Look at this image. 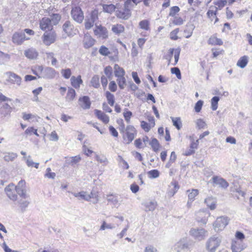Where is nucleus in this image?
I'll return each instance as SVG.
<instances>
[{"mask_svg": "<svg viewBox=\"0 0 252 252\" xmlns=\"http://www.w3.org/2000/svg\"><path fill=\"white\" fill-rule=\"evenodd\" d=\"M221 239L214 235L211 237L206 242V248L209 252H215L220 245Z\"/></svg>", "mask_w": 252, "mask_h": 252, "instance_id": "obj_1", "label": "nucleus"}, {"mask_svg": "<svg viewBox=\"0 0 252 252\" xmlns=\"http://www.w3.org/2000/svg\"><path fill=\"white\" fill-rule=\"evenodd\" d=\"M37 69L40 72V76H39V78L53 79L56 74V70L51 67H47L43 68L42 66H38Z\"/></svg>", "mask_w": 252, "mask_h": 252, "instance_id": "obj_2", "label": "nucleus"}, {"mask_svg": "<svg viewBox=\"0 0 252 252\" xmlns=\"http://www.w3.org/2000/svg\"><path fill=\"white\" fill-rule=\"evenodd\" d=\"M136 134V131L134 126L129 125L126 129V132L123 135V138L126 144H129L134 139Z\"/></svg>", "mask_w": 252, "mask_h": 252, "instance_id": "obj_3", "label": "nucleus"}, {"mask_svg": "<svg viewBox=\"0 0 252 252\" xmlns=\"http://www.w3.org/2000/svg\"><path fill=\"white\" fill-rule=\"evenodd\" d=\"M189 233L195 239L198 241L204 239L208 235L207 231L203 228H191Z\"/></svg>", "mask_w": 252, "mask_h": 252, "instance_id": "obj_4", "label": "nucleus"}, {"mask_svg": "<svg viewBox=\"0 0 252 252\" xmlns=\"http://www.w3.org/2000/svg\"><path fill=\"white\" fill-rule=\"evenodd\" d=\"M115 15L119 19L126 20L130 17L131 12L130 8L123 7L117 8L115 11Z\"/></svg>", "mask_w": 252, "mask_h": 252, "instance_id": "obj_5", "label": "nucleus"}, {"mask_svg": "<svg viewBox=\"0 0 252 252\" xmlns=\"http://www.w3.org/2000/svg\"><path fill=\"white\" fill-rule=\"evenodd\" d=\"M71 15L73 19L78 23H81L84 18L83 12L79 7L72 8Z\"/></svg>", "mask_w": 252, "mask_h": 252, "instance_id": "obj_6", "label": "nucleus"}, {"mask_svg": "<svg viewBox=\"0 0 252 252\" xmlns=\"http://www.w3.org/2000/svg\"><path fill=\"white\" fill-rule=\"evenodd\" d=\"M95 29L94 30V34L98 37L105 39L108 37V31L106 28L95 24Z\"/></svg>", "mask_w": 252, "mask_h": 252, "instance_id": "obj_7", "label": "nucleus"}, {"mask_svg": "<svg viewBox=\"0 0 252 252\" xmlns=\"http://www.w3.org/2000/svg\"><path fill=\"white\" fill-rule=\"evenodd\" d=\"M29 37H27L24 32H17L13 34L12 36V41L17 45L22 44L25 40H29Z\"/></svg>", "mask_w": 252, "mask_h": 252, "instance_id": "obj_8", "label": "nucleus"}, {"mask_svg": "<svg viewBox=\"0 0 252 252\" xmlns=\"http://www.w3.org/2000/svg\"><path fill=\"white\" fill-rule=\"evenodd\" d=\"M63 29L68 36H73L76 34L77 30L69 21H66L63 25Z\"/></svg>", "mask_w": 252, "mask_h": 252, "instance_id": "obj_9", "label": "nucleus"}, {"mask_svg": "<svg viewBox=\"0 0 252 252\" xmlns=\"http://www.w3.org/2000/svg\"><path fill=\"white\" fill-rule=\"evenodd\" d=\"M26 182L24 180H21L19 182L18 185L15 187V190L17 193L22 197L23 198L28 197L26 194V190L25 189Z\"/></svg>", "mask_w": 252, "mask_h": 252, "instance_id": "obj_10", "label": "nucleus"}, {"mask_svg": "<svg viewBox=\"0 0 252 252\" xmlns=\"http://www.w3.org/2000/svg\"><path fill=\"white\" fill-rule=\"evenodd\" d=\"M53 24L52 21L49 18L44 17L40 22V28L43 31H51L52 29Z\"/></svg>", "mask_w": 252, "mask_h": 252, "instance_id": "obj_11", "label": "nucleus"}, {"mask_svg": "<svg viewBox=\"0 0 252 252\" xmlns=\"http://www.w3.org/2000/svg\"><path fill=\"white\" fill-rule=\"evenodd\" d=\"M15 187L14 184H10L5 188V191L7 196L13 201L17 199V195L15 193Z\"/></svg>", "mask_w": 252, "mask_h": 252, "instance_id": "obj_12", "label": "nucleus"}, {"mask_svg": "<svg viewBox=\"0 0 252 252\" xmlns=\"http://www.w3.org/2000/svg\"><path fill=\"white\" fill-rule=\"evenodd\" d=\"M56 39V34L54 32L45 33L43 35V42L47 46L54 43Z\"/></svg>", "mask_w": 252, "mask_h": 252, "instance_id": "obj_13", "label": "nucleus"}, {"mask_svg": "<svg viewBox=\"0 0 252 252\" xmlns=\"http://www.w3.org/2000/svg\"><path fill=\"white\" fill-rule=\"evenodd\" d=\"M123 197L120 195H108L107 200L109 202L112 203L115 206H119L123 202Z\"/></svg>", "mask_w": 252, "mask_h": 252, "instance_id": "obj_14", "label": "nucleus"}, {"mask_svg": "<svg viewBox=\"0 0 252 252\" xmlns=\"http://www.w3.org/2000/svg\"><path fill=\"white\" fill-rule=\"evenodd\" d=\"M174 249L177 252L186 251L189 249V245L185 240H182L176 244Z\"/></svg>", "mask_w": 252, "mask_h": 252, "instance_id": "obj_15", "label": "nucleus"}, {"mask_svg": "<svg viewBox=\"0 0 252 252\" xmlns=\"http://www.w3.org/2000/svg\"><path fill=\"white\" fill-rule=\"evenodd\" d=\"M78 102L80 106L84 109H89L91 107L90 98L87 96L80 97Z\"/></svg>", "mask_w": 252, "mask_h": 252, "instance_id": "obj_16", "label": "nucleus"}, {"mask_svg": "<svg viewBox=\"0 0 252 252\" xmlns=\"http://www.w3.org/2000/svg\"><path fill=\"white\" fill-rule=\"evenodd\" d=\"M95 42V40L90 35L85 34L83 39V44L84 48L87 49L92 47Z\"/></svg>", "mask_w": 252, "mask_h": 252, "instance_id": "obj_17", "label": "nucleus"}, {"mask_svg": "<svg viewBox=\"0 0 252 252\" xmlns=\"http://www.w3.org/2000/svg\"><path fill=\"white\" fill-rule=\"evenodd\" d=\"M212 180L215 184L218 185L222 188L226 189L228 187V183L222 178L214 176L213 177Z\"/></svg>", "mask_w": 252, "mask_h": 252, "instance_id": "obj_18", "label": "nucleus"}, {"mask_svg": "<svg viewBox=\"0 0 252 252\" xmlns=\"http://www.w3.org/2000/svg\"><path fill=\"white\" fill-rule=\"evenodd\" d=\"M231 249L232 252H241L244 248V245L242 244V242L237 241H233L231 244Z\"/></svg>", "mask_w": 252, "mask_h": 252, "instance_id": "obj_19", "label": "nucleus"}, {"mask_svg": "<svg viewBox=\"0 0 252 252\" xmlns=\"http://www.w3.org/2000/svg\"><path fill=\"white\" fill-rule=\"evenodd\" d=\"M9 81L12 84H16L18 86L21 85V78L13 72L9 73Z\"/></svg>", "mask_w": 252, "mask_h": 252, "instance_id": "obj_20", "label": "nucleus"}, {"mask_svg": "<svg viewBox=\"0 0 252 252\" xmlns=\"http://www.w3.org/2000/svg\"><path fill=\"white\" fill-rule=\"evenodd\" d=\"M94 114L97 118L104 124H107L109 122V117L101 111L96 109L94 111Z\"/></svg>", "mask_w": 252, "mask_h": 252, "instance_id": "obj_21", "label": "nucleus"}, {"mask_svg": "<svg viewBox=\"0 0 252 252\" xmlns=\"http://www.w3.org/2000/svg\"><path fill=\"white\" fill-rule=\"evenodd\" d=\"M25 55L28 59H34L37 57L38 53L35 49L32 48L25 51Z\"/></svg>", "mask_w": 252, "mask_h": 252, "instance_id": "obj_22", "label": "nucleus"}, {"mask_svg": "<svg viewBox=\"0 0 252 252\" xmlns=\"http://www.w3.org/2000/svg\"><path fill=\"white\" fill-rule=\"evenodd\" d=\"M3 155V158L6 162L14 161L18 156L16 153L13 152H4Z\"/></svg>", "mask_w": 252, "mask_h": 252, "instance_id": "obj_23", "label": "nucleus"}, {"mask_svg": "<svg viewBox=\"0 0 252 252\" xmlns=\"http://www.w3.org/2000/svg\"><path fill=\"white\" fill-rule=\"evenodd\" d=\"M187 192H189L188 198L189 200L188 202V205L190 206V204L194 200L195 197L198 194V190L196 189H192L191 190H188Z\"/></svg>", "mask_w": 252, "mask_h": 252, "instance_id": "obj_24", "label": "nucleus"}, {"mask_svg": "<svg viewBox=\"0 0 252 252\" xmlns=\"http://www.w3.org/2000/svg\"><path fill=\"white\" fill-rule=\"evenodd\" d=\"M73 194L75 197L78 198L79 200L89 201L91 198V195L85 191H81L78 193H73Z\"/></svg>", "mask_w": 252, "mask_h": 252, "instance_id": "obj_25", "label": "nucleus"}, {"mask_svg": "<svg viewBox=\"0 0 252 252\" xmlns=\"http://www.w3.org/2000/svg\"><path fill=\"white\" fill-rule=\"evenodd\" d=\"M227 224L226 221H215L213 225L215 231L219 232L222 230Z\"/></svg>", "mask_w": 252, "mask_h": 252, "instance_id": "obj_26", "label": "nucleus"}, {"mask_svg": "<svg viewBox=\"0 0 252 252\" xmlns=\"http://www.w3.org/2000/svg\"><path fill=\"white\" fill-rule=\"evenodd\" d=\"M70 81L72 86L76 89L79 88L80 84L83 83L81 76H78L76 78L75 76H72Z\"/></svg>", "mask_w": 252, "mask_h": 252, "instance_id": "obj_27", "label": "nucleus"}, {"mask_svg": "<svg viewBox=\"0 0 252 252\" xmlns=\"http://www.w3.org/2000/svg\"><path fill=\"white\" fill-rule=\"evenodd\" d=\"M205 203L211 210H214L216 207V199L212 197H209L206 198L205 200Z\"/></svg>", "mask_w": 252, "mask_h": 252, "instance_id": "obj_28", "label": "nucleus"}, {"mask_svg": "<svg viewBox=\"0 0 252 252\" xmlns=\"http://www.w3.org/2000/svg\"><path fill=\"white\" fill-rule=\"evenodd\" d=\"M146 211H153L157 207L156 201H148L143 204Z\"/></svg>", "mask_w": 252, "mask_h": 252, "instance_id": "obj_29", "label": "nucleus"}, {"mask_svg": "<svg viewBox=\"0 0 252 252\" xmlns=\"http://www.w3.org/2000/svg\"><path fill=\"white\" fill-rule=\"evenodd\" d=\"M114 69L115 76L120 77V76L125 75V71L124 69L121 67L118 64H115L114 67Z\"/></svg>", "mask_w": 252, "mask_h": 252, "instance_id": "obj_30", "label": "nucleus"}, {"mask_svg": "<svg viewBox=\"0 0 252 252\" xmlns=\"http://www.w3.org/2000/svg\"><path fill=\"white\" fill-rule=\"evenodd\" d=\"M248 57L244 56L240 58L237 63V65L241 68H244L248 63Z\"/></svg>", "mask_w": 252, "mask_h": 252, "instance_id": "obj_31", "label": "nucleus"}, {"mask_svg": "<svg viewBox=\"0 0 252 252\" xmlns=\"http://www.w3.org/2000/svg\"><path fill=\"white\" fill-rule=\"evenodd\" d=\"M75 95L76 93L75 90L72 88H69L65 97L66 101L68 102L72 101L74 99Z\"/></svg>", "mask_w": 252, "mask_h": 252, "instance_id": "obj_32", "label": "nucleus"}, {"mask_svg": "<svg viewBox=\"0 0 252 252\" xmlns=\"http://www.w3.org/2000/svg\"><path fill=\"white\" fill-rule=\"evenodd\" d=\"M125 28L121 24H117L113 25L112 28V31L115 34H119L124 32Z\"/></svg>", "mask_w": 252, "mask_h": 252, "instance_id": "obj_33", "label": "nucleus"}, {"mask_svg": "<svg viewBox=\"0 0 252 252\" xmlns=\"http://www.w3.org/2000/svg\"><path fill=\"white\" fill-rule=\"evenodd\" d=\"M171 119L173 122V125L178 130H180L182 126L181 118L180 117H171Z\"/></svg>", "mask_w": 252, "mask_h": 252, "instance_id": "obj_34", "label": "nucleus"}, {"mask_svg": "<svg viewBox=\"0 0 252 252\" xmlns=\"http://www.w3.org/2000/svg\"><path fill=\"white\" fill-rule=\"evenodd\" d=\"M208 44L211 45H221L222 44L223 42L222 40L218 38L215 36H211L209 39L208 40Z\"/></svg>", "mask_w": 252, "mask_h": 252, "instance_id": "obj_35", "label": "nucleus"}, {"mask_svg": "<svg viewBox=\"0 0 252 252\" xmlns=\"http://www.w3.org/2000/svg\"><path fill=\"white\" fill-rule=\"evenodd\" d=\"M117 7L113 4L103 5V10L109 13H111L116 11L115 10L117 9Z\"/></svg>", "mask_w": 252, "mask_h": 252, "instance_id": "obj_36", "label": "nucleus"}, {"mask_svg": "<svg viewBox=\"0 0 252 252\" xmlns=\"http://www.w3.org/2000/svg\"><path fill=\"white\" fill-rule=\"evenodd\" d=\"M150 145L151 146L154 152H157L158 151L160 145L158 140L156 138H153L150 142Z\"/></svg>", "mask_w": 252, "mask_h": 252, "instance_id": "obj_37", "label": "nucleus"}, {"mask_svg": "<svg viewBox=\"0 0 252 252\" xmlns=\"http://www.w3.org/2000/svg\"><path fill=\"white\" fill-rule=\"evenodd\" d=\"M140 28L145 31L150 30V22L147 20H143L140 21L139 23Z\"/></svg>", "mask_w": 252, "mask_h": 252, "instance_id": "obj_38", "label": "nucleus"}, {"mask_svg": "<svg viewBox=\"0 0 252 252\" xmlns=\"http://www.w3.org/2000/svg\"><path fill=\"white\" fill-rule=\"evenodd\" d=\"M90 19H91L92 21H94L95 24L98 19V11L96 9H94L92 11L90 14V16L88 17Z\"/></svg>", "mask_w": 252, "mask_h": 252, "instance_id": "obj_39", "label": "nucleus"}, {"mask_svg": "<svg viewBox=\"0 0 252 252\" xmlns=\"http://www.w3.org/2000/svg\"><path fill=\"white\" fill-rule=\"evenodd\" d=\"M106 97L107 98V100L108 101V103L111 106H113L115 102L114 95L110 93L109 92L107 91L106 92Z\"/></svg>", "mask_w": 252, "mask_h": 252, "instance_id": "obj_40", "label": "nucleus"}, {"mask_svg": "<svg viewBox=\"0 0 252 252\" xmlns=\"http://www.w3.org/2000/svg\"><path fill=\"white\" fill-rule=\"evenodd\" d=\"M91 83L94 87L95 88H98L100 86L99 76L98 75L93 76L91 80Z\"/></svg>", "mask_w": 252, "mask_h": 252, "instance_id": "obj_41", "label": "nucleus"}, {"mask_svg": "<svg viewBox=\"0 0 252 252\" xmlns=\"http://www.w3.org/2000/svg\"><path fill=\"white\" fill-rule=\"evenodd\" d=\"M220 100L219 96H214L211 99V108L213 110H216L218 108V103Z\"/></svg>", "mask_w": 252, "mask_h": 252, "instance_id": "obj_42", "label": "nucleus"}, {"mask_svg": "<svg viewBox=\"0 0 252 252\" xmlns=\"http://www.w3.org/2000/svg\"><path fill=\"white\" fill-rule=\"evenodd\" d=\"M117 82L120 89H124L126 85V80L124 76L118 77Z\"/></svg>", "mask_w": 252, "mask_h": 252, "instance_id": "obj_43", "label": "nucleus"}, {"mask_svg": "<svg viewBox=\"0 0 252 252\" xmlns=\"http://www.w3.org/2000/svg\"><path fill=\"white\" fill-rule=\"evenodd\" d=\"M47 58L51 60V64L53 66L56 65L57 63V60L54 57V53L53 52L47 53Z\"/></svg>", "mask_w": 252, "mask_h": 252, "instance_id": "obj_44", "label": "nucleus"}, {"mask_svg": "<svg viewBox=\"0 0 252 252\" xmlns=\"http://www.w3.org/2000/svg\"><path fill=\"white\" fill-rule=\"evenodd\" d=\"M180 8L177 6H172L170 9L169 16L171 17H175V15L179 12Z\"/></svg>", "mask_w": 252, "mask_h": 252, "instance_id": "obj_45", "label": "nucleus"}, {"mask_svg": "<svg viewBox=\"0 0 252 252\" xmlns=\"http://www.w3.org/2000/svg\"><path fill=\"white\" fill-rule=\"evenodd\" d=\"M193 29V25H191L189 27L188 26V28L184 30V33L186 34V38H189L191 36Z\"/></svg>", "mask_w": 252, "mask_h": 252, "instance_id": "obj_46", "label": "nucleus"}, {"mask_svg": "<svg viewBox=\"0 0 252 252\" xmlns=\"http://www.w3.org/2000/svg\"><path fill=\"white\" fill-rule=\"evenodd\" d=\"M148 174L150 178H156L159 175V173L158 170H152L148 172Z\"/></svg>", "mask_w": 252, "mask_h": 252, "instance_id": "obj_47", "label": "nucleus"}, {"mask_svg": "<svg viewBox=\"0 0 252 252\" xmlns=\"http://www.w3.org/2000/svg\"><path fill=\"white\" fill-rule=\"evenodd\" d=\"M171 72L172 74H175L177 78L179 79H181V73L179 68L173 67L171 68Z\"/></svg>", "mask_w": 252, "mask_h": 252, "instance_id": "obj_48", "label": "nucleus"}, {"mask_svg": "<svg viewBox=\"0 0 252 252\" xmlns=\"http://www.w3.org/2000/svg\"><path fill=\"white\" fill-rule=\"evenodd\" d=\"M99 53L103 56H107L110 54L109 49L104 46H101L99 50Z\"/></svg>", "mask_w": 252, "mask_h": 252, "instance_id": "obj_49", "label": "nucleus"}, {"mask_svg": "<svg viewBox=\"0 0 252 252\" xmlns=\"http://www.w3.org/2000/svg\"><path fill=\"white\" fill-rule=\"evenodd\" d=\"M61 73L63 75V76L65 78V79H68L70 78L71 72V70L69 68H67L65 69H63L61 71Z\"/></svg>", "mask_w": 252, "mask_h": 252, "instance_id": "obj_50", "label": "nucleus"}, {"mask_svg": "<svg viewBox=\"0 0 252 252\" xmlns=\"http://www.w3.org/2000/svg\"><path fill=\"white\" fill-rule=\"evenodd\" d=\"M94 23H95L94 21H92L91 19L87 18L85 23V28L87 30L90 29L92 27H93Z\"/></svg>", "mask_w": 252, "mask_h": 252, "instance_id": "obj_51", "label": "nucleus"}, {"mask_svg": "<svg viewBox=\"0 0 252 252\" xmlns=\"http://www.w3.org/2000/svg\"><path fill=\"white\" fill-rule=\"evenodd\" d=\"M203 104V101L201 100H198L195 105L194 109L195 112H199L202 108V105Z\"/></svg>", "mask_w": 252, "mask_h": 252, "instance_id": "obj_52", "label": "nucleus"}, {"mask_svg": "<svg viewBox=\"0 0 252 252\" xmlns=\"http://www.w3.org/2000/svg\"><path fill=\"white\" fill-rule=\"evenodd\" d=\"M125 110H127V109H126ZM123 114L126 121L127 123H129L130 122V118L132 116V112L129 111H126V112H124Z\"/></svg>", "mask_w": 252, "mask_h": 252, "instance_id": "obj_53", "label": "nucleus"}, {"mask_svg": "<svg viewBox=\"0 0 252 252\" xmlns=\"http://www.w3.org/2000/svg\"><path fill=\"white\" fill-rule=\"evenodd\" d=\"M179 31V29H176L173 31H172L170 33V38L172 40H177L178 38V36L177 35V33Z\"/></svg>", "mask_w": 252, "mask_h": 252, "instance_id": "obj_54", "label": "nucleus"}, {"mask_svg": "<svg viewBox=\"0 0 252 252\" xmlns=\"http://www.w3.org/2000/svg\"><path fill=\"white\" fill-rule=\"evenodd\" d=\"M235 236L238 240H239L241 242H242V241L245 238V236L244 233L239 231H236Z\"/></svg>", "mask_w": 252, "mask_h": 252, "instance_id": "obj_55", "label": "nucleus"}, {"mask_svg": "<svg viewBox=\"0 0 252 252\" xmlns=\"http://www.w3.org/2000/svg\"><path fill=\"white\" fill-rule=\"evenodd\" d=\"M104 71L105 74L108 77V78L111 79L112 68L110 66H107L105 68Z\"/></svg>", "mask_w": 252, "mask_h": 252, "instance_id": "obj_56", "label": "nucleus"}, {"mask_svg": "<svg viewBox=\"0 0 252 252\" xmlns=\"http://www.w3.org/2000/svg\"><path fill=\"white\" fill-rule=\"evenodd\" d=\"M141 127L146 132H148L151 129V126L150 125L145 121H142L141 122Z\"/></svg>", "mask_w": 252, "mask_h": 252, "instance_id": "obj_57", "label": "nucleus"}, {"mask_svg": "<svg viewBox=\"0 0 252 252\" xmlns=\"http://www.w3.org/2000/svg\"><path fill=\"white\" fill-rule=\"evenodd\" d=\"M49 136L51 141H57L59 140V136L55 131H52Z\"/></svg>", "mask_w": 252, "mask_h": 252, "instance_id": "obj_58", "label": "nucleus"}, {"mask_svg": "<svg viewBox=\"0 0 252 252\" xmlns=\"http://www.w3.org/2000/svg\"><path fill=\"white\" fill-rule=\"evenodd\" d=\"M227 3V0H221L215 2V4L218 6L220 9H221Z\"/></svg>", "mask_w": 252, "mask_h": 252, "instance_id": "obj_59", "label": "nucleus"}, {"mask_svg": "<svg viewBox=\"0 0 252 252\" xmlns=\"http://www.w3.org/2000/svg\"><path fill=\"white\" fill-rule=\"evenodd\" d=\"M60 20V17L58 14H54L52 16V18L51 19V21H52V23L53 25H56L58 24Z\"/></svg>", "mask_w": 252, "mask_h": 252, "instance_id": "obj_60", "label": "nucleus"}, {"mask_svg": "<svg viewBox=\"0 0 252 252\" xmlns=\"http://www.w3.org/2000/svg\"><path fill=\"white\" fill-rule=\"evenodd\" d=\"M117 86L115 81H112L110 82L109 85V90L114 92L117 90Z\"/></svg>", "mask_w": 252, "mask_h": 252, "instance_id": "obj_61", "label": "nucleus"}, {"mask_svg": "<svg viewBox=\"0 0 252 252\" xmlns=\"http://www.w3.org/2000/svg\"><path fill=\"white\" fill-rule=\"evenodd\" d=\"M173 23L176 25H181L183 23V20L181 17H174Z\"/></svg>", "mask_w": 252, "mask_h": 252, "instance_id": "obj_62", "label": "nucleus"}, {"mask_svg": "<svg viewBox=\"0 0 252 252\" xmlns=\"http://www.w3.org/2000/svg\"><path fill=\"white\" fill-rule=\"evenodd\" d=\"M32 132L33 133L37 136H39V134L37 132V129H34L33 127H29L25 131V133L27 134Z\"/></svg>", "mask_w": 252, "mask_h": 252, "instance_id": "obj_63", "label": "nucleus"}, {"mask_svg": "<svg viewBox=\"0 0 252 252\" xmlns=\"http://www.w3.org/2000/svg\"><path fill=\"white\" fill-rule=\"evenodd\" d=\"M81 160V157L80 156H76L71 158L70 163L72 165L76 164L79 162Z\"/></svg>", "mask_w": 252, "mask_h": 252, "instance_id": "obj_64", "label": "nucleus"}]
</instances>
